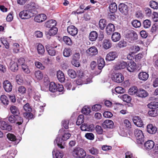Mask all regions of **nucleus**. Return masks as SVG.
I'll return each instance as SVG.
<instances>
[{"mask_svg": "<svg viewBox=\"0 0 158 158\" xmlns=\"http://www.w3.org/2000/svg\"><path fill=\"white\" fill-rule=\"evenodd\" d=\"M71 136V134L67 130L63 128L60 129L59 131L58 136L54 141V143L55 145L56 144L61 148H64V141L67 140Z\"/></svg>", "mask_w": 158, "mask_h": 158, "instance_id": "obj_1", "label": "nucleus"}, {"mask_svg": "<svg viewBox=\"0 0 158 158\" xmlns=\"http://www.w3.org/2000/svg\"><path fill=\"white\" fill-rule=\"evenodd\" d=\"M72 153L73 156L77 158H84L86 154L85 151L79 147H76L74 148Z\"/></svg>", "mask_w": 158, "mask_h": 158, "instance_id": "obj_2", "label": "nucleus"}, {"mask_svg": "<svg viewBox=\"0 0 158 158\" xmlns=\"http://www.w3.org/2000/svg\"><path fill=\"white\" fill-rule=\"evenodd\" d=\"M134 132L137 143L138 144L143 143L144 141V135L142 131L136 129L135 130Z\"/></svg>", "mask_w": 158, "mask_h": 158, "instance_id": "obj_3", "label": "nucleus"}, {"mask_svg": "<svg viewBox=\"0 0 158 158\" xmlns=\"http://www.w3.org/2000/svg\"><path fill=\"white\" fill-rule=\"evenodd\" d=\"M34 13L32 10H24L19 14V17L22 19H27L34 16Z\"/></svg>", "mask_w": 158, "mask_h": 158, "instance_id": "obj_4", "label": "nucleus"}, {"mask_svg": "<svg viewBox=\"0 0 158 158\" xmlns=\"http://www.w3.org/2000/svg\"><path fill=\"white\" fill-rule=\"evenodd\" d=\"M111 79L113 81L119 83L124 81V77L120 73H114L111 75Z\"/></svg>", "mask_w": 158, "mask_h": 158, "instance_id": "obj_5", "label": "nucleus"}, {"mask_svg": "<svg viewBox=\"0 0 158 158\" xmlns=\"http://www.w3.org/2000/svg\"><path fill=\"white\" fill-rule=\"evenodd\" d=\"M18 59H9L8 63L10 69L12 71L15 72L18 69V64H17Z\"/></svg>", "mask_w": 158, "mask_h": 158, "instance_id": "obj_6", "label": "nucleus"}, {"mask_svg": "<svg viewBox=\"0 0 158 158\" xmlns=\"http://www.w3.org/2000/svg\"><path fill=\"white\" fill-rule=\"evenodd\" d=\"M137 34L133 31H129L126 35V37L131 43H133V41L138 38Z\"/></svg>", "mask_w": 158, "mask_h": 158, "instance_id": "obj_7", "label": "nucleus"}, {"mask_svg": "<svg viewBox=\"0 0 158 158\" xmlns=\"http://www.w3.org/2000/svg\"><path fill=\"white\" fill-rule=\"evenodd\" d=\"M130 49L132 52H130L127 56L128 59L131 60L133 55L140 50L139 47L137 45L133 46L131 47Z\"/></svg>", "mask_w": 158, "mask_h": 158, "instance_id": "obj_8", "label": "nucleus"}, {"mask_svg": "<svg viewBox=\"0 0 158 158\" xmlns=\"http://www.w3.org/2000/svg\"><path fill=\"white\" fill-rule=\"evenodd\" d=\"M3 86L4 89L6 92L9 93L12 91V85L8 80H5L3 83Z\"/></svg>", "mask_w": 158, "mask_h": 158, "instance_id": "obj_9", "label": "nucleus"}, {"mask_svg": "<svg viewBox=\"0 0 158 158\" xmlns=\"http://www.w3.org/2000/svg\"><path fill=\"white\" fill-rule=\"evenodd\" d=\"M134 124L139 127H142L143 126V122L141 118L138 116H135L132 118Z\"/></svg>", "mask_w": 158, "mask_h": 158, "instance_id": "obj_10", "label": "nucleus"}, {"mask_svg": "<svg viewBox=\"0 0 158 158\" xmlns=\"http://www.w3.org/2000/svg\"><path fill=\"white\" fill-rule=\"evenodd\" d=\"M57 47V45L55 46L54 45L52 46H50L49 45H47L46 48L49 55L52 56H55L57 52L56 51L54 48H56Z\"/></svg>", "mask_w": 158, "mask_h": 158, "instance_id": "obj_11", "label": "nucleus"}, {"mask_svg": "<svg viewBox=\"0 0 158 158\" xmlns=\"http://www.w3.org/2000/svg\"><path fill=\"white\" fill-rule=\"evenodd\" d=\"M67 30L68 33L72 36L76 35L78 33L77 29L73 25L68 26L67 28Z\"/></svg>", "mask_w": 158, "mask_h": 158, "instance_id": "obj_12", "label": "nucleus"}, {"mask_svg": "<svg viewBox=\"0 0 158 158\" xmlns=\"http://www.w3.org/2000/svg\"><path fill=\"white\" fill-rule=\"evenodd\" d=\"M127 70L130 72L134 71L136 69V65L135 63L133 61L131 60L128 64L126 66Z\"/></svg>", "mask_w": 158, "mask_h": 158, "instance_id": "obj_13", "label": "nucleus"}, {"mask_svg": "<svg viewBox=\"0 0 158 158\" xmlns=\"http://www.w3.org/2000/svg\"><path fill=\"white\" fill-rule=\"evenodd\" d=\"M118 10L124 15H127L128 13V9L127 6L124 3H121L118 6Z\"/></svg>", "mask_w": 158, "mask_h": 158, "instance_id": "obj_14", "label": "nucleus"}, {"mask_svg": "<svg viewBox=\"0 0 158 158\" xmlns=\"http://www.w3.org/2000/svg\"><path fill=\"white\" fill-rule=\"evenodd\" d=\"M0 127L3 130L8 131H10L12 130L11 126L8 124L4 121H2L0 122Z\"/></svg>", "mask_w": 158, "mask_h": 158, "instance_id": "obj_15", "label": "nucleus"}, {"mask_svg": "<svg viewBox=\"0 0 158 158\" xmlns=\"http://www.w3.org/2000/svg\"><path fill=\"white\" fill-rule=\"evenodd\" d=\"M118 56L116 52H111L107 54L106 59V60L109 61L113 60L117 57Z\"/></svg>", "mask_w": 158, "mask_h": 158, "instance_id": "obj_16", "label": "nucleus"}, {"mask_svg": "<svg viewBox=\"0 0 158 158\" xmlns=\"http://www.w3.org/2000/svg\"><path fill=\"white\" fill-rule=\"evenodd\" d=\"M47 19V16L45 15L41 14L36 15L34 18L35 21L38 23L42 22Z\"/></svg>", "mask_w": 158, "mask_h": 158, "instance_id": "obj_17", "label": "nucleus"}, {"mask_svg": "<svg viewBox=\"0 0 158 158\" xmlns=\"http://www.w3.org/2000/svg\"><path fill=\"white\" fill-rule=\"evenodd\" d=\"M91 79L87 78L85 79L79 78L76 81V83L77 85H80L82 84H87L91 82Z\"/></svg>", "mask_w": 158, "mask_h": 158, "instance_id": "obj_18", "label": "nucleus"}, {"mask_svg": "<svg viewBox=\"0 0 158 158\" xmlns=\"http://www.w3.org/2000/svg\"><path fill=\"white\" fill-rule=\"evenodd\" d=\"M147 131L150 134H154L156 132L157 129L155 126L151 124H149L147 126Z\"/></svg>", "mask_w": 158, "mask_h": 158, "instance_id": "obj_19", "label": "nucleus"}, {"mask_svg": "<svg viewBox=\"0 0 158 158\" xmlns=\"http://www.w3.org/2000/svg\"><path fill=\"white\" fill-rule=\"evenodd\" d=\"M87 52L89 56H93L97 54L98 51L96 47L93 46L88 49Z\"/></svg>", "mask_w": 158, "mask_h": 158, "instance_id": "obj_20", "label": "nucleus"}, {"mask_svg": "<svg viewBox=\"0 0 158 158\" xmlns=\"http://www.w3.org/2000/svg\"><path fill=\"white\" fill-rule=\"evenodd\" d=\"M57 24V22L55 20L51 19L47 21L45 24V26L48 28H51L55 26Z\"/></svg>", "mask_w": 158, "mask_h": 158, "instance_id": "obj_21", "label": "nucleus"}, {"mask_svg": "<svg viewBox=\"0 0 158 158\" xmlns=\"http://www.w3.org/2000/svg\"><path fill=\"white\" fill-rule=\"evenodd\" d=\"M112 46L111 41L109 39H104L103 41L102 46L106 49L110 48Z\"/></svg>", "mask_w": 158, "mask_h": 158, "instance_id": "obj_22", "label": "nucleus"}, {"mask_svg": "<svg viewBox=\"0 0 158 158\" xmlns=\"http://www.w3.org/2000/svg\"><path fill=\"white\" fill-rule=\"evenodd\" d=\"M154 143L152 140H149L145 143L144 146L146 149L150 150L154 147Z\"/></svg>", "mask_w": 158, "mask_h": 158, "instance_id": "obj_23", "label": "nucleus"}, {"mask_svg": "<svg viewBox=\"0 0 158 158\" xmlns=\"http://www.w3.org/2000/svg\"><path fill=\"white\" fill-rule=\"evenodd\" d=\"M148 95L147 92L143 89H140L138 90L136 95L141 98H145Z\"/></svg>", "mask_w": 158, "mask_h": 158, "instance_id": "obj_24", "label": "nucleus"}, {"mask_svg": "<svg viewBox=\"0 0 158 158\" xmlns=\"http://www.w3.org/2000/svg\"><path fill=\"white\" fill-rule=\"evenodd\" d=\"M127 65L126 62L121 61L118 62L115 65L116 69L118 70L124 69Z\"/></svg>", "mask_w": 158, "mask_h": 158, "instance_id": "obj_25", "label": "nucleus"}, {"mask_svg": "<svg viewBox=\"0 0 158 158\" xmlns=\"http://www.w3.org/2000/svg\"><path fill=\"white\" fill-rule=\"evenodd\" d=\"M105 64V62L103 58H100L98 60V68L100 71L98 74L101 72V70L104 66Z\"/></svg>", "mask_w": 158, "mask_h": 158, "instance_id": "obj_26", "label": "nucleus"}, {"mask_svg": "<svg viewBox=\"0 0 158 158\" xmlns=\"http://www.w3.org/2000/svg\"><path fill=\"white\" fill-rule=\"evenodd\" d=\"M57 77L58 80L61 82H63L65 80V77L63 73L60 70L57 72Z\"/></svg>", "mask_w": 158, "mask_h": 158, "instance_id": "obj_27", "label": "nucleus"}, {"mask_svg": "<svg viewBox=\"0 0 158 158\" xmlns=\"http://www.w3.org/2000/svg\"><path fill=\"white\" fill-rule=\"evenodd\" d=\"M115 30L114 25L111 23L108 24L106 28V31L107 34L108 35L110 34Z\"/></svg>", "mask_w": 158, "mask_h": 158, "instance_id": "obj_28", "label": "nucleus"}, {"mask_svg": "<svg viewBox=\"0 0 158 158\" xmlns=\"http://www.w3.org/2000/svg\"><path fill=\"white\" fill-rule=\"evenodd\" d=\"M102 125L104 127L110 128L113 127L114 123L112 121L106 120L104 122Z\"/></svg>", "mask_w": 158, "mask_h": 158, "instance_id": "obj_29", "label": "nucleus"}, {"mask_svg": "<svg viewBox=\"0 0 158 158\" xmlns=\"http://www.w3.org/2000/svg\"><path fill=\"white\" fill-rule=\"evenodd\" d=\"M121 35L119 33L115 32L111 36V40L114 42L118 41L120 39Z\"/></svg>", "mask_w": 158, "mask_h": 158, "instance_id": "obj_30", "label": "nucleus"}, {"mask_svg": "<svg viewBox=\"0 0 158 158\" xmlns=\"http://www.w3.org/2000/svg\"><path fill=\"white\" fill-rule=\"evenodd\" d=\"M138 76L140 80L145 81L148 78L149 75L146 72H141L139 73Z\"/></svg>", "mask_w": 158, "mask_h": 158, "instance_id": "obj_31", "label": "nucleus"}, {"mask_svg": "<svg viewBox=\"0 0 158 158\" xmlns=\"http://www.w3.org/2000/svg\"><path fill=\"white\" fill-rule=\"evenodd\" d=\"M7 138L10 141L12 142H14L15 144H17L19 143V142H17V140L16 137L15 135L11 133H8L7 135Z\"/></svg>", "mask_w": 158, "mask_h": 158, "instance_id": "obj_32", "label": "nucleus"}, {"mask_svg": "<svg viewBox=\"0 0 158 158\" xmlns=\"http://www.w3.org/2000/svg\"><path fill=\"white\" fill-rule=\"evenodd\" d=\"M10 110L11 113L17 116L19 114L18 108L15 106H11L10 108Z\"/></svg>", "mask_w": 158, "mask_h": 158, "instance_id": "obj_33", "label": "nucleus"}, {"mask_svg": "<svg viewBox=\"0 0 158 158\" xmlns=\"http://www.w3.org/2000/svg\"><path fill=\"white\" fill-rule=\"evenodd\" d=\"M110 11L111 13H114L117 10V6L116 3L114 2L110 4L109 6Z\"/></svg>", "mask_w": 158, "mask_h": 158, "instance_id": "obj_34", "label": "nucleus"}, {"mask_svg": "<svg viewBox=\"0 0 158 158\" xmlns=\"http://www.w3.org/2000/svg\"><path fill=\"white\" fill-rule=\"evenodd\" d=\"M98 34L95 31H91L89 35V40L92 41H95L97 38Z\"/></svg>", "mask_w": 158, "mask_h": 158, "instance_id": "obj_35", "label": "nucleus"}, {"mask_svg": "<svg viewBox=\"0 0 158 158\" xmlns=\"http://www.w3.org/2000/svg\"><path fill=\"white\" fill-rule=\"evenodd\" d=\"M0 100L1 102L5 106H7L9 104L8 98L5 95H3L1 96Z\"/></svg>", "mask_w": 158, "mask_h": 158, "instance_id": "obj_36", "label": "nucleus"}, {"mask_svg": "<svg viewBox=\"0 0 158 158\" xmlns=\"http://www.w3.org/2000/svg\"><path fill=\"white\" fill-rule=\"evenodd\" d=\"M35 78L38 80H41L43 78V74L40 70L36 71L34 72Z\"/></svg>", "mask_w": 158, "mask_h": 158, "instance_id": "obj_37", "label": "nucleus"}, {"mask_svg": "<svg viewBox=\"0 0 158 158\" xmlns=\"http://www.w3.org/2000/svg\"><path fill=\"white\" fill-rule=\"evenodd\" d=\"M120 98L124 102L127 103L130 102L131 100V97L127 94H124L120 96Z\"/></svg>", "mask_w": 158, "mask_h": 158, "instance_id": "obj_38", "label": "nucleus"}, {"mask_svg": "<svg viewBox=\"0 0 158 158\" xmlns=\"http://www.w3.org/2000/svg\"><path fill=\"white\" fill-rule=\"evenodd\" d=\"M37 50L38 53L40 55H43L45 52V50L43 46L41 44H39L37 46Z\"/></svg>", "mask_w": 158, "mask_h": 158, "instance_id": "obj_39", "label": "nucleus"}, {"mask_svg": "<svg viewBox=\"0 0 158 158\" xmlns=\"http://www.w3.org/2000/svg\"><path fill=\"white\" fill-rule=\"evenodd\" d=\"M106 25V20L104 19H102L99 21V27L101 30H103Z\"/></svg>", "mask_w": 158, "mask_h": 158, "instance_id": "obj_40", "label": "nucleus"}, {"mask_svg": "<svg viewBox=\"0 0 158 158\" xmlns=\"http://www.w3.org/2000/svg\"><path fill=\"white\" fill-rule=\"evenodd\" d=\"M115 104L117 105H119L120 108L123 109L122 110L120 111V113L121 114H125L128 113V112L127 110L125 109V106L118 102H116Z\"/></svg>", "mask_w": 158, "mask_h": 158, "instance_id": "obj_41", "label": "nucleus"}, {"mask_svg": "<svg viewBox=\"0 0 158 158\" xmlns=\"http://www.w3.org/2000/svg\"><path fill=\"white\" fill-rule=\"evenodd\" d=\"M148 114L151 116L155 117L158 115V110L152 109L148 111Z\"/></svg>", "mask_w": 158, "mask_h": 158, "instance_id": "obj_42", "label": "nucleus"}, {"mask_svg": "<svg viewBox=\"0 0 158 158\" xmlns=\"http://www.w3.org/2000/svg\"><path fill=\"white\" fill-rule=\"evenodd\" d=\"M57 87L54 82H52L50 84L49 90L51 92H54L56 91Z\"/></svg>", "mask_w": 158, "mask_h": 158, "instance_id": "obj_43", "label": "nucleus"}, {"mask_svg": "<svg viewBox=\"0 0 158 158\" xmlns=\"http://www.w3.org/2000/svg\"><path fill=\"white\" fill-rule=\"evenodd\" d=\"M148 106L149 108L156 109L158 108V102H153L149 103Z\"/></svg>", "mask_w": 158, "mask_h": 158, "instance_id": "obj_44", "label": "nucleus"}, {"mask_svg": "<svg viewBox=\"0 0 158 158\" xmlns=\"http://www.w3.org/2000/svg\"><path fill=\"white\" fill-rule=\"evenodd\" d=\"M58 29L56 27L54 26L51 28L48 32V34L49 35H54L57 33Z\"/></svg>", "mask_w": 158, "mask_h": 158, "instance_id": "obj_45", "label": "nucleus"}, {"mask_svg": "<svg viewBox=\"0 0 158 158\" xmlns=\"http://www.w3.org/2000/svg\"><path fill=\"white\" fill-rule=\"evenodd\" d=\"M84 117L83 114L80 115L77 117L76 122V124L77 125H79L82 124L84 122Z\"/></svg>", "mask_w": 158, "mask_h": 158, "instance_id": "obj_46", "label": "nucleus"}, {"mask_svg": "<svg viewBox=\"0 0 158 158\" xmlns=\"http://www.w3.org/2000/svg\"><path fill=\"white\" fill-rule=\"evenodd\" d=\"M69 76L72 78H74L77 76L76 72L73 69H69L67 71Z\"/></svg>", "mask_w": 158, "mask_h": 158, "instance_id": "obj_47", "label": "nucleus"}, {"mask_svg": "<svg viewBox=\"0 0 158 158\" xmlns=\"http://www.w3.org/2000/svg\"><path fill=\"white\" fill-rule=\"evenodd\" d=\"M151 156L155 158V157L158 154V145H156L155 147L154 148L152 151L151 154Z\"/></svg>", "mask_w": 158, "mask_h": 158, "instance_id": "obj_48", "label": "nucleus"}, {"mask_svg": "<svg viewBox=\"0 0 158 158\" xmlns=\"http://www.w3.org/2000/svg\"><path fill=\"white\" fill-rule=\"evenodd\" d=\"M55 154L56 158H62L63 156V153L62 152L57 151L56 152L55 150L52 151V155Z\"/></svg>", "mask_w": 158, "mask_h": 158, "instance_id": "obj_49", "label": "nucleus"}, {"mask_svg": "<svg viewBox=\"0 0 158 158\" xmlns=\"http://www.w3.org/2000/svg\"><path fill=\"white\" fill-rule=\"evenodd\" d=\"M137 89L136 86H133L131 87L129 90L128 93L131 95H133L135 94H137Z\"/></svg>", "mask_w": 158, "mask_h": 158, "instance_id": "obj_50", "label": "nucleus"}, {"mask_svg": "<svg viewBox=\"0 0 158 158\" xmlns=\"http://www.w3.org/2000/svg\"><path fill=\"white\" fill-rule=\"evenodd\" d=\"M90 112V108L88 106H85L82 110V112L85 114L88 115Z\"/></svg>", "mask_w": 158, "mask_h": 158, "instance_id": "obj_51", "label": "nucleus"}, {"mask_svg": "<svg viewBox=\"0 0 158 158\" xmlns=\"http://www.w3.org/2000/svg\"><path fill=\"white\" fill-rule=\"evenodd\" d=\"M71 54V50L70 48H66L63 51V54L66 57L69 56Z\"/></svg>", "mask_w": 158, "mask_h": 158, "instance_id": "obj_52", "label": "nucleus"}, {"mask_svg": "<svg viewBox=\"0 0 158 158\" xmlns=\"http://www.w3.org/2000/svg\"><path fill=\"white\" fill-rule=\"evenodd\" d=\"M77 76L80 78L81 79H86L87 78L88 76L85 75L84 74L82 71H81L80 70H78L77 71Z\"/></svg>", "mask_w": 158, "mask_h": 158, "instance_id": "obj_53", "label": "nucleus"}, {"mask_svg": "<svg viewBox=\"0 0 158 158\" xmlns=\"http://www.w3.org/2000/svg\"><path fill=\"white\" fill-rule=\"evenodd\" d=\"M150 6L154 9H158V3L154 1H151L150 2Z\"/></svg>", "mask_w": 158, "mask_h": 158, "instance_id": "obj_54", "label": "nucleus"}, {"mask_svg": "<svg viewBox=\"0 0 158 158\" xmlns=\"http://www.w3.org/2000/svg\"><path fill=\"white\" fill-rule=\"evenodd\" d=\"M64 42L67 44L70 45L72 44V41L71 39L67 36H64L63 38Z\"/></svg>", "mask_w": 158, "mask_h": 158, "instance_id": "obj_55", "label": "nucleus"}, {"mask_svg": "<svg viewBox=\"0 0 158 158\" xmlns=\"http://www.w3.org/2000/svg\"><path fill=\"white\" fill-rule=\"evenodd\" d=\"M15 79L18 84L20 85L23 83V78L21 75L20 74L17 75Z\"/></svg>", "mask_w": 158, "mask_h": 158, "instance_id": "obj_56", "label": "nucleus"}, {"mask_svg": "<svg viewBox=\"0 0 158 158\" xmlns=\"http://www.w3.org/2000/svg\"><path fill=\"white\" fill-rule=\"evenodd\" d=\"M131 24L132 26L135 27H139L141 26L140 22L137 20H135L131 22Z\"/></svg>", "mask_w": 158, "mask_h": 158, "instance_id": "obj_57", "label": "nucleus"}, {"mask_svg": "<svg viewBox=\"0 0 158 158\" xmlns=\"http://www.w3.org/2000/svg\"><path fill=\"white\" fill-rule=\"evenodd\" d=\"M89 152L92 155H96L98 154L99 151L97 148L92 147L89 150Z\"/></svg>", "mask_w": 158, "mask_h": 158, "instance_id": "obj_58", "label": "nucleus"}, {"mask_svg": "<svg viewBox=\"0 0 158 158\" xmlns=\"http://www.w3.org/2000/svg\"><path fill=\"white\" fill-rule=\"evenodd\" d=\"M17 118V115H10L8 116V121L11 123H15L16 122V119Z\"/></svg>", "mask_w": 158, "mask_h": 158, "instance_id": "obj_59", "label": "nucleus"}, {"mask_svg": "<svg viewBox=\"0 0 158 158\" xmlns=\"http://www.w3.org/2000/svg\"><path fill=\"white\" fill-rule=\"evenodd\" d=\"M23 122V119L22 117L18 116H17V118L16 119V124L18 125H20L22 124Z\"/></svg>", "mask_w": 158, "mask_h": 158, "instance_id": "obj_60", "label": "nucleus"}, {"mask_svg": "<svg viewBox=\"0 0 158 158\" xmlns=\"http://www.w3.org/2000/svg\"><path fill=\"white\" fill-rule=\"evenodd\" d=\"M151 25V22L150 20L146 19L143 22V27L146 28H149Z\"/></svg>", "mask_w": 158, "mask_h": 158, "instance_id": "obj_61", "label": "nucleus"}, {"mask_svg": "<svg viewBox=\"0 0 158 158\" xmlns=\"http://www.w3.org/2000/svg\"><path fill=\"white\" fill-rule=\"evenodd\" d=\"M1 43L5 46L6 48L8 49L9 48V44L4 37H1L0 38Z\"/></svg>", "mask_w": 158, "mask_h": 158, "instance_id": "obj_62", "label": "nucleus"}, {"mask_svg": "<svg viewBox=\"0 0 158 158\" xmlns=\"http://www.w3.org/2000/svg\"><path fill=\"white\" fill-rule=\"evenodd\" d=\"M35 64L36 68L40 69L43 70L45 68V67L43 65V64L39 61H35Z\"/></svg>", "mask_w": 158, "mask_h": 158, "instance_id": "obj_63", "label": "nucleus"}, {"mask_svg": "<svg viewBox=\"0 0 158 158\" xmlns=\"http://www.w3.org/2000/svg\"><path fill=\"white\" fill-rule=\"evenodd\" d=\"M19 45L17 43H14L13 44V51L15 53H18L19 51Z\"/></svg>", "mask_w": 158, "mask_h": 158, "instance_id": "obj_64", "label": "nucleus"}]
</instances>
